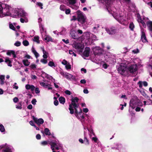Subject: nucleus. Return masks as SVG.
<instances>
[{
  "label": "nucleus",
  "instance_id": "41",
  "mask_svg": "<svg viewBox=\"0 0 152 152\" xmlns=\"http://www.w3.org/2000/svg\"><path fill=\"white\" fill-rule=\"evenodd\" d=\"M40 62L42 63L45 64H46L48 62V61L46 59L43 58L41 59L40 61Z\"/></svg>",
  "mask_w": 152,
  "mask_h": 152
},
{
  "label": "nucleus",
  "instance_id": "60",
  "mask_svg": "<svg viewBox=\"0 0 152 152\" xmlns=\"http://www.w3.org/2000/svg\"><path fill=\"white\" fill-rule=\"evenodd\" d=\"M18 100V99L17 97L14 98L13 99V101L15 103H16L17 102Z\"/></svg>",
  "mask_w": 152,
  "mask_h": 152
},
{
  "label": "nucleus",
  "instance_id": "54",
  "mask_svg": "<svg viewBox=\"0 0 152 152\" xmlns=\"http://www.w3.org/2000/svg\"><path fill=\"white\" fill-rule=\"evenodd\" d=\"M93 118H90V119H88L87 120L88 123H87L88 124H88H90L91 122L92 121H93Z\"/></svg>",
  "mask_w": 152,
  "mask_h": 152
},
{
  "label": "nucleus",
  "instance_id": "59",
  "mask_svg": "<svg viewBox=\"0 0 152 152\" xmlns=\"http://www.w3.org/2000/svg\"><path fill=\"white\" fill-rule=\"evenodd\" d=\"M41 145H47L48 144V142L46 141H44L42 142L41 143Z\"/></svg>",
  "mask_w": 152,
  "mask_h": 152
},
{
  "label": "nucleus",
  "instance_id": "30",
  "mask_svg": "<svg viewBox=\"0 0 152 152\" xmlns=\"http://www.w3.org/2000/svg\"><path fill=\"white\" fill-rule=\"evenodd\" d=\"M44 40H46L48 42L52 41V38L49 35H46L45 37Z\"/></svg>",
  "mask_w": 152,
  "mask_h": 152
},
{
  "label": "nucleus",
  "instance_id": "28",
  "mask_svg": "<svg viewBox=\"0 0 152 152\" xmlns=\"http://www.w3.org/2000/svg\"><path fill=\"white\" fill-rule=\"evenodd\" d=\"M24 18H20V21L22 23H27L28 20L27 16L23 17Z\"/></svg>",
  "mask_w": 152,
  "mask_h": 152
},
{
  "label": "nucleus",
  "instance_id": "15",
  "mask_svg": "<svg viewBox=\"0 0 152 152\" xmlns=\"http://www.w3.org/2000/svg\"><path fill=\"white\" fill-rule=\"evenodd\" d=\"M76 0H68L67 5L72 9L76 10L78 8V6L75 5Z\"/></svg>",
  "mask_w": 152,
  "mask_h": 152
},
{
  "label": "nucleus",
  "instance_id": "18",
  "mask_svg": "<svg viewBox=\"0 0 152 152\" xmlns=\"http://www.w3.org/2000/svg\"><path fill=\"white\" fill-rule=\"evenodd\" d=\"M40 85L44 87L45 88H48V90L52 89V88L51 87V85L50 84L45 83L43 82H39Z\"/></svg>",
  "mask_w": 152,
  "mask_h": 152
},
{
  "label": "nucleus",
  "instance_id": "56",
  "mask_svg": "<svg viewBox=\"0 0 152 152\" xmlns=\"http://www.w3.org/2000/svg\"><path fill=\"white\" fill-rule=\"evenodd\" d=\"M68 62L65 59H64L62 61L61 63L64 65H65Z\"/></svg>",
  "mask_w": 152,
  "mask_h": 152
},
{
  "label": "nucleus",
  "instance_id": "1",
  "mask_svg": "<svg viewBox=\"0 0 152 152\" xmlns=\"http://www.w3.org/2000/svg\"><path fill=\"white\" fill-rule=\"evenodd\" d=\"M14 9L10 6L6 5L2 7L0 4V17L2 18L14 14Z\"/></svg>",
  "mask_w": 152,
  "mask_h": 152
},
{
  "label": "nucleus",
  "instance_id": "38",
  "mask_svg": "<svg viewBox=\"0 0 152 152\" xmlns=\"http://www.w3.org/2000/svg\"><path fill=\"white\" fill-rule=\"evenodd\" d=\"M60 102L61 104H64L65 102V99L63 97H60L59 99Z\"/></svg>",
  "mask_w": 152,
  "mask_h": 152
},
{
  "label": "nucleus",
  "instance_id": "13",
  "mask_svg": "<svg viewBox=\"0 0 152 152\" xmlns=\"http://www.w3.org/2000/svg\"><path fill=\"white\" fill-rule=\"evenodd\" d=\"M105 30L110 35H114L118 32V30L114 27L105 28Z\"/></svg>",
  "mask_w": 152,
  "mask_h": 152
},
{
  "label": "nucleus",
  "instance_id": "22",
  "mask_svg": "<svg viewBox=\"0 0 152 152\" xmlns=\"http://www.w3.org/2000/svg\"><path fill=\"white\" fill-rule=\"evenodd\" d=\"M41 75L42 77L43 78H44L46 77L50 80H51V79L53 78V77L52 76L48 75L44 72H42Z\"/></svg>",
  "mask_w": 152,
  "mask_h": 152
},
{
  "label": "nucleus",
  "instance_id": "46",
  "mask_svg": "<svg viewBox=\"0 0 152 152\" xmlns=\"http://www.w3.org/2000/svg\"><path fill=\"white\" fill-rule=\"evenodd\" d=\"M0 130L1 132H4L5 130L4 127L2 124L0 125Z\"/></svg>",
  "mask_w": 152,
  "mask_h": 152
},
{
  "label": "nucleus",
  "instance_id": "48",
  "mask_svg": "<svg viewBox=\"0 0 152 152\" xmlns=\"http://www.w3.org/2000/svg\"><path fill=\"white\" fill-rule=\"evenodd\" d=\"M21 42L19 41H17L14 43V45L18 47L20 45Z\"/></svg>",
  "mask_w": 152,
  "mask_h": 152
},
{
  "label": "nucleus",
  "instance_id": "16",
  "mask_svg": "<svg viewBox=\"0 0 152 152\" xmlns=\"http://www.w3.org/2000/svg\"><path fill=\"white\" fill-rule=\"evenodd\" d=\"M137 67L136 64H132L129 65L127 70L129 71L130 73H134L137 71Z\"/></svg>",
  "mask_w": 152,
  "mask_h": 152
},
{
  "label": "nucleus",
  "instance_id": "34",
  "mask_svg": "<svg viewBox=\"0 0 152 152\" xmlns=\"http://www.w3.org/2000/svg\"><path fill=\"white\" fill-rule=\"evenodd\" d=\"M16 25V24L15 23H10L9 25L10 28L12 30L15 31V26Z\"/></svg>",
  "mask_w": 152,
  "mask_h": 152
},
{
  "label": "nucleus",
  "instance_id": "27",
  "mask_svg": "<svg viewBox=\"0 0 152 152\" xmlns=\"http://www.w3.org/2000/svg\"><path fill=\"white\" fill-rule=\"evenodd\" d=\"M75 32L74 31H72L70 32V35L71 37L74 39H76L77 37L76 36L75 34Z\"/></svg>",
  "mask_w": 152,
  "mask_h": 152
},
{
  "label": "nucleus",
  "instance_id": "64",
  "mask_svg": "<svg viewBox=\"0 0 152 152\" xmlns=\"http://www.w3.org/2000/svg\"><path fill=\"white\" fill-rule=\"evenodd\" d=\"M66 33V30L65 29L63 30L61 32L59 33V34L60 35H64Z\"/></svg>",
  "mask_w": 152,
  "mask_h": 152
},
{
  "label": "nucleus",
  "instance_id": "17",
  "mask_svg": "<svg viewBox=\"0 0 152 152\" xmlns=\"http://www.w3.org/2000/svg\"><path fill=\"white\" fill-rule=\"evenodd\" d=\"M32 118L33 120L35 122L39 125L42 124L44 122L42 118H41L38 119L34 116H33Z\"/></svg>",
  "mask_w": 152,
  "mask_h": 152
},
{
  "label": "nucleus",
  "instance_id": "57",
  "mask_svg": "<svg viewBox=\"0 0 152 152\" xmlns=\"http://www.w3.org/2000/svg\"><path fill=\"white\" fill-rule=\"evenodd\" d=\"M143 106V104L142 102H141L139 100V102H138L137 104V106L138 107H142Z\"/></svg>",
  "mask_w": 152,
  "mask_h": 152
},
{
  "label": "nucleus",
  "instance_id": "39",
  "mask_svg": "<svg viewBox=\"0 0 152 152\" xmlns=\"http://www.w3.org/2000/svg\"><path fill=\"white\" fill-rule=\"evenodd\" d=\"M39 37L38 36H35L34 37L33 41L37 42V43H39Z\"/></svg>",
  "mask_w": 152,
  "mask_h": 152
},
{
  "label": "nucleus",
  "instance_id": "53",
  "mask_svg": "<svg viewBox=\"0 0 152 152\" xmlns=\"http://www.w3.org/2000/svg\"><path fill=\"white\" fill-rule=\"evenodd\" d=\"M137 84L139 86L140 88H141L142 87V85H143L142 82L141 81H139L138 83Z\"/></svg>",
  "mask_w": 152,
  "mask_h": 152
},
{
  "label": "nucleus",
  "instance_id": "19",
  "mask_svg": "<svg viewBox=\"0 0 152 152\" xmlns=\"http://www.w3.org/2000/svg\"><path fill=\"white\" fill-rule=\"evenodd\" d=\"M64 77L67 79L70 80H75L76 77L75 76H73L69 73L65 72Z\"/></svg>",
  "mask_w": 152,
  "mask_h": 152
},
{
  "label": "nucleus",
  "instance_id": "52",
  "mask_svg": "<svg viewBox=\"0 0 152 152\" xmlns=\"http://www.w3.org/2000/svg\"><path fill=\"white\" fill-rule=\"evenodd\" d=\"M65 93L68 95H70L71 94V92L69 90H66L65 91Z\"/></svg>",
  "mask_w": 152,
  "mask_h": 152
},
{
  "label": "nucleus",
  "instance_id": "23",
  "mask_svg": "<svg viewBox=\"0 0 152 152\" xmlns=\"http://www.w3.org/2000/svg\"><path fill=\"white\" fill-rule=\"evenodd\" d=\"M27 90L31 89V91H33L35 89V86L33 85L27 84L25 86Z\"/></svg>",
  "mask_w": 152,
  "mask_h": 152
},
{
  "label": "nucleus",
  "instance_id": "21",
  "mask_svg": "<svg viewBox=\"0 0 152 152\" xmlns=\"http://www.w3.org/2000/svg\"><path fill=\"white\" fill-rule=\"evenodd\" d=\"M7 54L8 56L12 55L13 57L14 58H15L16 57V54L15 53V51L14 50H8L7 52Z\"/></svg>",
  "mask_w": 152,
  "mask_h": 152
},
{
  "label": "nucleus",
  "instance_id": "25",
  "mask_svg": "<svg viewBox=\"0 0 152 152\" xmlns=\"http://www.w3.org/2000/svg\"><path fill=\"white\" fill-rule=\"evenodd\" d=\"M86 131H84V140H83L84 144L86 145H88L89 144V141L87 139L86 137Z\"/></svg>",
  "mask_w": 152,
  "mask_h": 152
},
{
  "label": "nucleus",
  "instance_id": "8",
  "mask_svg": "<svg viewBox=\"0 0 152 152\" xmlns=\"http://www.w3.org/2000/svg\"><path fill=\"white\" fill-rule=\"evenodd\" d=\"M139 100L137 96H134L130 100L129 103V107L132 109H134L137 107Z\"/></svg>",
  "mask_w": 152,
  "mask_h": 152
},
{
  "label": "nucleus",
  "instance_id": "55",
  "mask_svg": "<svg viewBox=\"0 0 152 152\" xmlns=\"http://www.w3.org/2000/svg\"><path fill=\"white\" fill-rule=\"evenodd\" d=\"M147 105H152V100L149 99L147 101Z\"/></svg>",
  "mask_w": 152,
  "mask_h": 152
},
{
  "label": "nucleus",
  "instance_id": "7",
  "mask_svg": "<svg viewBox=\"0 0 152 152\" xmlns=\"http://www.w3.org/2000/svg\"><path fill=\"white\" fill-rule=\"evenodd\" d=\"M15 15H17L22 17H24L27 16V14L23 9H15L13 10Z\"/></svg>",
  "mask_w": 152,
  "mask_h": 152
},
{
  "label": "nucleus",
  "instance_id": "33",
  "mask_svg": "<svg viewBox=\"0 0 152 152\" xmlns=\"http://www.w3.org/2000/svg\"><path fill=\"white\" fill-rule=\"evenodd\" d=\"M89 35L90 39H91L93 40H96V35L92 34H90Z\"/></svg>",
  "mask_w": 152,
  "mask_h": 152
},
{
  "label": "nucleus",
  "instance_id": "26",
  "mask_svg": "<svg viewBox=\"0 0 152 152\" xmlns=\"http://www.w3.org/2000/svg\"><path fill=\"white\" fill-rule=\"evenodd\" d=\"M5 62L7 64L8 66L10 67L12 66V61L10 60L9 58H6L5 59Z\"/></svg>",
  "mask_w": 152,
  "mask_h": 152
},
{
  "label": "nucleus",
  "instance_id": "36",
  "mask_svg": "<svg viewBox=\"0 0 152 152\" xmlns=\"http://www.w3.org/2000/svg\"><path fill=\"white\" fill-rule=\"evenodd\" d=\"M42 6V4L40 2H37L36 3V6L37 7H39L41 9H43Z\"/></svg>",
  "mask_w": 152,
  "mask_h": 152
},
{
  "label": "nucleus",
  "instance_id": "40",
  "mask_svg": "<svg viewBox=\"0 0 152 152\" xmlns=\"http://www.w3.org/2000/svg\"><path fill=\"white\" fill-rule=\"evenodd\" d=\"M48 66L51 67H55L56 66L55 65L54 63L52 61H50L48 64Z\"/></svg>",
  "mask_w": 152,
  "mask_h": 152
},
{
  "label": "nucleus",
  "instance_id": "6",
  "mask_svg": "<svg viewBox=\"0 0 152 152\" xmlns=\"http://www.w3.org/2000/svg\"><path fill=\"white\" fill-rule=\"evenodd\" d=\"M74 113L76 117L79 119L81 121L82 123V122H85L82 121L84 118V117L82 113V110L81 108L79 107L76 108H74Z\"/></svg>",
  "mask_w": 152,
  "mask_h": 152
},
{
  "label": "nucleus",
  "instance_id": "32",
  "mask_svg": "<svg viewBox=\"0 0 152 152\" xmlns=\"http://www.w3.org/2000/svg\"><path fill=\"white\" fill-rule=\"evenodd\" d=\"M99 28V26L98 25H96L94 26L93 28V31L94 33L97 32L98 31V28Z\"/></svg>",
  "mask_w": 152,
  "mask_h": 152
},
{
  "label": "nucleus",
  "instance_id": "24",
  "mask_svg": "<svg viewBox=\"0 0 152 152\" xmlns=\"http://www.w3.org/2000/svg\"><path fill=\"white\" fill-rule=\"evenodd\" d=\"M141 40L143 42H147V39L144 32H142V35L141 37Z\"/></svg>",
  "mask_w": 152,
  "mask_h": 152
},
{
  "label": "nucleus",
  "instance_id": "50",
  "mask_svg": "<svg viewBox=\"0 0 152 152\" xmlns=\"http://www.w3.org/2000/svg\"><path fill=\"white\" fill-rule=\"evenodd\" d=\"M37 66L34 64H32L30 66V67L31 68L33 69H35L36 68Z\"/></svg>",
  "mask_w": 152,
  "mask_h": 152
},
{
  "label": "nucleus",
  "instance_id": "37",
  "mask_svg": "<svg viewBox=\"0 0 152 152\" xmlns=\"http://www.w3.org/2000/svg\"><path fill=\"white\" fill-rule=\"evenodd\" d=\"M44 132L45 134L48 135H50L51 133L49 130L47 128H46L44 130Z\"/></svg>",
  "mask_w": 152,
  "mask_h": 152
},
{
  "label": "nucleus",
  "instance_id": "11",
  "mask_svg": "<svg viewBox=\"0 0 152 152\" xmlns=\"http://www.w3.org/2000/svg\"><path fill=\"white\" fill-rule=\"evenodd\" d=\"M0 152H12L11 147L7 144L0 145Z\"/></svg>",
  "mask_w": 152,
  "mask_h": 152
},
{
  "label": "nucleus",
  "instance_id": "63",
  "mask_svg": "<svg viewBox=\"0 0 152 152\" xmlns=\"http://www.w3.org/2000/svg\"><path fill=\"white\" fill-rule=\"evenodd\" d=\"M88 111V109L87 108H84L83 109V111L85 113H87Z\"/></svg>",
  "mask_w": 152,
  "mask_h": 152
},
{
  "label": "nucleus",
  "instance_id": "29",
  "mask_svg": "<svg viewBox=\"0 0 152 152\" xmlns=\"http://www.w3.org/2000/svg\"><path fill=\"white\" fill-rule=\"evenodd\" d=\"M23 62L24 65L26 66H28L30 64V62L27 59H24L23 61Z\"/></svg>",
  "mask_w": 152,
  "mask_h": 152
},
{
  "label": "nucleus",
  "instance_id": "31",
  "mask_svg": "<svg viewBox=\"0 0 152 152\" xmlns=\"http://www.w3.org/2000/svg\"><path fill=\"white\" fill-rule=\"evenodd\" d=\"M32 51L33 53L35 55L36 58H38L39 56V54L35 50V49L34 48H32Z\"/></svg>",
  "mask_w": 152,
  "mask_h": 152
},
{
  "label": "nucleus",
  "instance_id": "62",
  "mask_svg": "<svg viewBox=\"0 0 152 152\" xmlns=\"http://www.w3.org/2000/svg\"><path fill=\"white\" fill-rule=\"evenodd\" d=\"M41 136L40 134H37L36 136V138L37 140H40L41 139Z\"/></svg>",
  "mask_w": 152,
  "mask_h": 152
},
{
  "label": "nucleus",
  "instance_id": "43",
  "mask_svg": "<svg viewBox=\"0 0 152 152\" xmlns=\"http://www.w3.org/2000/svg\"><path fill=\"white\" fill-rule=\"evenodd\" d=\"M23 44L25 46H27L29 45V42L26 40L23 41Z\"/></svg>",
  "mask_w": 152,
  "mask_h": 152
},
{
  "label": "nucleus",
  "instance_id": "42",
  "mask_svg": "<svg viewBox=\"0 0 152 152\" xmlns=\"http://www.w3.org/2000/svg\"><path fill=\"white\" fill-rule=\"evenodd\" d=\"M129 28L131 30H133L134 27V25L132 22L130 23L129 26Z\"/></svg>",
  "mask_w": 152,
  "mask_h": 152
},
{
  "label": "nucleus",
  "instance_id": "3",
  "mask_svg": "<svg viewBox=\"0 0 152 152\" xmlns=\"http://www.w3.org/2000/svg\"><path fill=\"white\" fill-rule=\"evenodd\" d=\"M137 21L141 24L144 27H146V23L148 28V29L150 31L152 32V22L151 21H148V19L147 18H143V19L141 18L140 15L139 14H137Z\"/></svg>",
  "mask_w": 152,
  "mask_h": 152
},
{
  "label": "nucleus",
  "instance_id": "61",
  "mask_svg": "<svg viewBox=\"0 0 152 152\" xmlns=\"http://www.w3.org/2000/svg\"><path fill=\"white\" fill-rule=\"evenodd\" d=\"M37 101L35 99H33L31 101V103L34 105H35L36 104Z\"/></svg>",
  "mask_w": 152,
  "mask_h": 152
},
{
  "label": "nucleus",
  "instance_id": "45",
  "mask_svg": "<svg viewBox=\"0 0 152 152\" xmlns=\"http://www.w3.org/2000/svg\"><path fill=\"white\" fill-rule=\"evenodd\" d=\"M132 53L134 54H137L139 52V50L138 48H137L136 49L132 50Z\"/></svg>",
  "mask_w": 152,
  "mask_h": 152
},
{
  "label": "nucleus",
  "instance_id": "58",
  "mask_svg": "<svg viewBox=\"0 0 152 152\" xmlns=\"http://www.w3.org/2000/svg\"><path fill=\"white\" fill-rule=\"evenodd\" d=\"M34 89L36 93L38 94L39 93L40 91L39 90V89L38 88H36Z\"/></svg>",
  "mask_w": 152,
  "mask_h": 152
},
{
  "label": "nucleus",
  "instance_id": "5",
  "mask_svg": "<svg viewBox=\"0 0 152 152\" xmlns=\"http://www.w3.org/2000/svg\"><path fill=\"white\" fill-rule=\"evenodd\" d=\"M50 145L53 152H59L58 150L62 148L61 145L56 141L51 142Z\"/></svg>",
  "mask_w": 152,
  "mask_h": 152
},
{
  "label": "nucleus",
  "instance_id": "47",
  "mask_svg": "<svg viewBox=\"0 0 152 152\" xmlns=\"http://www.w3.org/2000/svg\"><path fill=\"white\" fill-rule=\"evenodd\" d=\"M12 87L13 89H15L16 90L18 88V86L17 85V83H15L12 86Z\"/></svg>",
  "mask_w": 152,
  "mask_h": 152
},
{
  "label": "nucleus",
  "instance_id": "14",
  "mask_svg": "<svg viewBox=\"0 0 152 152\" xmlns=\"http://www.w3.org/2000/svg\"><path fill=\"white\" fill-rule=\"evenodd\" d=\"M92 50L95 56H100L103 52V50L99 47L92 48Z\"/></svg>",
  "mask_w": 152,
  "mask_h": 152
},
{
  "label": "nucleus",
  "instance_id": "51",
  "mask_svg": "<svg viewBox=\"0 0 152 152\" xmlns=\"http://www.w3.org/2000/svg\"><path fill=\"white\" fill-rule=\"evenodd\" d=\"M92 140L94 141L95 142H97L98 141V139L96 137H93L92 138Z\"/></svg>",
  "mask_w": 152,
  "mask_h": 152
},
{
  "label": "nucleus",
  "instance_id": "20",
  "mask_svg": "<svg viewBox=\"0 0 152 152\" xmlns=\"http://www.w3.org/2000/svg\"><path fill=\"white\" fill-rule=\"evenodd\" d=\"M90 52V48H85V50L82 55L83 57H88L89 56Z\"/></svg>",
  "mask_w": 152,
  "mask_h": 152
},
{
  "label": "nucleus",
  "instance_id": "2",
  "mask_svg": "<svg viewBox=\"0 0 152 152\" xmlns=\"http://www.w3.org/2000/svg\"><path fill=\"white\" fill-rule=\"evenodd\" d=\"M77 18L75 16H73L71 19V20H75L77 19L83 26L87 24V22L85 15L80 10L77 11Z\"/></svg>",
  "mask_w": 152,
  "mask_h": 152
},
{
  "label": "nucleus",
  "instance_id": "35",
  "mask_svg": "<svg viewBox=\"0 0 152 152\" xmlns=\"http://www.w3.org/2000/svg\"><path fill=\"white\" fill-rule=\"evenodd\" d=\"M52 82H53L54 83V85L55 87L57 88H58L59 87V86L57 84H59L58 83H56L55 82V80L53 78V79L51 80Z\"/></svg>",
  "mask_w": 152,
  "mask_h": 152
},
{
  "label": "nucleus",
  "instance_id": "49",
  "mask_svg": "<svg viewBox=\"0 0 152 152\" xmlns=\"http://www.w3.org/2000/svg\"><path fill=\"white\" fill-rule=\"evenodd\" d=\"M60 9L63 11H64L66 9V7L64 5H61L60 6Z\"/></svg>",
  "mask_w": 152,
  "mask_h": 152
},
{
  "label": "nucleus",
  "instance_id": "4",
  "mask_svg": "<svg viewBox=\"0 0 152 152\" xmlns=\"http://www.w3.org/2000/svg\"><path fill=\"white\" fill-rule=\"evenodd\" d=\"M78 99L77 97L73 98L71 100V104L69 105V110H70V114H72L74 113V108H76L79 107V105L77 104L76 102H77L78 101Z\"/></svg>",
  "mask_w": 152,
  "mask_h": 152
},
{
  "label": "nucleus",
  "instance_id": "9",
  "mask_svg": "<svg viewBox=\"0 0 152 152\" xmlns=\"http://www.w3.org/2000/svg\"><path fill=\"white\" fill-rule=\"evenodd\" d=\"M118 70L121 74L123 75L124 73L127 72V65L126 63H121L118 67Z\"/></svg>",
  "mask_w": 152,
  "mask_h": 152
},
{
  "label": "nucleus",
  "instance_id": "10",
  "mask_svg": "<svg viewBox=\"0 0 152 152\" xmlns=\"http://www.w3.org/2000/svg\"><path fill=\"white\" fill-rule=\"evenodd\" d=\"M73 46L77 52L82 53L84 48V46L80 43L74 42L73 44Z\"/></svg>",
  "mask_w": 152,
  "mask_h": 152
},
{
  "label": "nucleus",
  "instance_id": "12",
  "mask_svg": "<svg viewBox=\"0 0 152 152\" xmlns=\"http://www.w3.org/2000/svg\"><path fill=\"white\" fill-rule=\"evenodd\" d=\"M82 124L83 126L84 131H86V129H87L89 132V134L91 137L92 135L95 136V134L94 132L93 129H89L88 126V124L85 122H82Z\"/></svg>",
  "mask_w": 152,
  "mask_h": 152
},
{
  "label": "nucleus",
  "instance_id": "44",
  "mask_svg": "<svg viewBox=\"0 0 152 152\" xmlns=\"http://www.w3.org/2000/svg\"><path fill=\"white\" fill-rule=\"evenodd\" d=\"M65 67L67 69H71V66L69 63H68L65 65Z\"/></svg>",
  "mask_w": 152,
  "mask_h": 152
}]
</instances>
